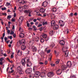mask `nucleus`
<instances>
[{
    "label": "nucleus",
    "mask_w": 78,
    "mask_h": 78,
    "mask_svg": "<svg viewBox=\"0 0 78 78\" xmlns=\"http://www.w3.org/2000/svg\"><path fill=\"white\" fill-rule=\"evenodd\" d=\"M26 62L27 63V67H31L32 66V63L31 62H30V58L28 57H26L21 60V63L23 66H25Z\"/></svg>",
    "instance_id": "1"
},
{
    "label": "nucleus",
    "mask_w": 78,
    "mask_h": 78,
    "mask_svg": "<svg viewBox=\"0 0 78 78\" xmlns=\"http://www.w3.org/2000/svg\"><path fill=\"white\" fill-rule=\"evenodd\" d=\"M62 51L65 52V56L67 57L69 55V51H67V47L66 46H64L62 49Z\"/></svg>",
    "instance_id": "2"
},
{
    "label": "nucleus",
    "mask_w": 78,
    "mask_h": 78,
    "mask_svg": "<svg viewBox=\"0 0 78 78\" xmlns=\"http://www.w3.org/2000/svg\"><path fill=\"white\" fill-rule=\"evenodd\" d=\"M54 75H55V74L53 72H49L47 74L49 78H51V77H53V76H54Z\"/></svg>",
    "instance_id": "3"
},
{
    "label": "nucleus",
    "mask_w": 78,
    "mask_h": 78,
    "mask_svg": "<svg viewBox=\"0 0 78 78\" xmlns=\"http://www.w3.org/2000/svg\"><path fill=\"white\" fill-rule=\"evenodd\" d=\"M38 53L40 54V55H41L42 57H43V58L44 57L45 55L44 54V52L43 51L40 50L38 51Z\"/></svg>",
    "instance_id": "4"
},
{
    "label": "nucleus",
    "mask_w": 78,
    "mask_h": 78,
    "mask_svg": "<svg viewBox=\"0 0 78 78\" xmlns=\"http://www.w3.org/2000/svg\"><path fill=\"white\" fill-rule=\"evenodd\" d=\"M24 13L25 14H29L28 15V16L29 17H31V12L30 11V10H25L24 11Z\"/></svg>",
    "instance_id": "5"
},
{
    "label": "nucleus",
    "mask_w": 78,
    "mask_h": 78,
    "mask_svg": "<svg viewBox=\"0 0 78 78\" xmlns=\"http://www.w3.org/2000/svg\"><path fill=\"white\" fill-rule=\"evenodd\" d=\"M71 66H72V62L70 61H68L67 63V67H70Z\"/></svg>",
    "instance_id": "6"
},
{
    "label": "nucleus",
    "mask_w": 78,
    "mask_h": 78,
    "mask_svg": "<svg viewBox=\"0 0 78 78\" xmlns=\"http://www.w3.org/2000/svg\"><path fill=\"white\" fill-rule=\"evenodd\" d=\"M25 72L27 73H31V72H32V70L30 68H28L26 69Z\"/></svg>",
    "instance_id": "7"
},
{
    "label": "nucleus",
    "mask_w": 78,
    "mask_h": 78,
    "mask_svg": "<svg viewBox=\"0 0 78 78\" xmlns=\"http://www.w3.org/2000/svg\"><path fill=\"white\" fill-rule=\"evenodd\" d=\"M40 75H41V73L38 72H37L35 73L34 76L36 77H38V76H40Z\"/></svg>",
    "instance_id": "8"
},
{
    "label": "nucleus",
    "mask_w": 78,
    "mask_h": 78,
    "mask_svg": "<svg viewBox=\"0 0 78 78\" xmlns=\"http://www.w3.org/2000/svg\"><path fill=\"white\" fill-rule=\"evenodd\" d=\"M23 19L22 17H21L19 19L18 21L21 24L22 22H23Z\"/></svg>",
    "instance_id": "9"
},
{
    "label": "nucleus",
    "mask_w": 78,
    "mask_h": 78,
    "mask_svg": "<svg viewBox=\"0 0 78 78\" xmlns=\"http://www.w3.org/2000/svg\"><path fill=\"white\" fill-rule=\"evenodd\" d=\"M56 24V23L55 22V21L54 20H52L51 22V26L52 27H55V25Z\"/></svg>",
    "instance_id": "10"
},
{
    "label": "nucleus",
    "mask_w": 78,
    "mask_h": 78,
    "mask_svg": "<svg viewBox=\"0 0 78 78\" xmlns=\"http://www.w3.org/2000/svg\"><path fill=\"white\" fill-rule=\"evenodd\" d=\"M32 50L33 51H34V52H36V51H37V48H36V47H35L32 46Z\"/></svg>",
    "instance_id": "11"
},
{
    "label": "nucleus",
    "mask_w": 78,
    "mask_h": 78,
    "mask_svg": "<svg viewBox=\"0 0 78 78\" xmlns=\"http://www.w3.org/2000/svg\"><path fill=\"white\" fill-rule=\"evenodd\" d=\"M62 73V72L60 69H58L56 71V73L57 75H61Z\"/></svg>",
    "instance_id": "12"
},
{
    "label": "nucleus",
    "mask_w": 78,
    "mask_h": 78,
    "mask_svg": "<svg viewBox=\"0 0 78 78\" xmlns=\"http://www.w3.org/2000/svg\"><path fill=\"white\" fill-rule=\"evenodd\" d=\"M67 68V67L66 65H64L61 66V69L62 70H64L66 68Z\"/></svg>",
    "instance_id": "13"
},
{
    "label": "nucleus",
    "mask_w": 78,
    "mask_h": 78,
    "mask_svg": "<svg viewBox=\"0 0 78 78\" xmlns=\"http://www.w3.org/2000/svg\"><path fill=\"white\" fill-rule=\"evenodd\" d=\"M21 50H25L26 49V46H25V45H21Z\"/></svg>",
    "instance_id": "14"
},
{
    "label": "nucleus",
    "mask_w": 78,
    "mask_h": 78,
    "mask_svg": "<svg viewBox=\"0 0 78 78\" xmlns=\"http://www.w3.org/2000/svg\"><path fill=\"white\" fill-rule=\"evenodd\" d=\"M20 41L21 45H25V40L22 39L21 40H20Z\"/></svg>",
    "instance_id": "15"
},
{
    "label": "nucleus",
    "mask_w": 78,
    "mask_h": 78,
    "mask_svg": "<svg viewBox=\"0 0 78 78\" xmlns=\"http://www.w3.org/2000/svg\"><path fill=\"white\" fill-rule=\"evenodd\" d=\"M19 37L21 38H23L25 37V35L23 33H21L19 34Z\"/></svg>",
    "instance_id": "16"
},
{
    "label": "nucleus",
    "mask_w": 78,
    "mask_h": 78,
    "mask_svg": "<svg viewBox=\"0 0 78 78\" xmlns=\"http://www.w3.org/2000/svg\"><path fill=\"white\" fill-rule=\"evenodd\" d=\"M48 3L47 2H43V4L42 5V6H44V7H46L47 6Z\"/></svg>",
    "instance_id": "17"
},
{
    "label": "nucleus",
    "mask_w": 78,
    "mask_h": 78,
    "mask_svg": "<svg viewBox=\"0 0 78 78\" xmlns=\"http://www.w3.org/2000/svg\"><path fill=\"white\" fill-rule=\"evenodd\" d=\"M45 9L43 8H41L40 9V11L41 12H42L43 13L45 12Z\"/></svg>",
    "instance_id": "18"
},
{
    "label": "nucleus",
    "mask_w": 78,
    "mask_h": 78,
    "mask_svg": "<svg viewBox=\"0 0 78 78\" xmlns=\"http://www.w3.org/2000/svg\"><path fill=\"white\" fill-rule=\"evenodd\" d=\"M60 44L61 45H64V44H65V42L64 41V40H62L60 41Z\"/></svg>",
    "instance_id": "19"
},
{
    "label": "nucleus",
    "mask_w": 78,
    "mask_h": 78,
    "mask_svg": "<svg viewBox=\"0 0 78 78\" xmlns=\"http://www.w3.org/2000/svg\"><path fill=\"white\" fill-rule=\"evenodd\" d=\"M20 45H22L21 43H20V40H19L17 42V47H19L20 46Z\"/></svg>",
    "instance_id": "20"
},
{
    "label": "nucleus",
    "mask_w": 78,
    "mask_h": 78,
    "mask_svg": "<svg viewBox=\"0 0 78 78\" xmlns=\"http://www.w3.org/2000/svg\"><path fill=\"white\" fill-rule=\"evenodd\" d=\"M42 36V37H43V38H46L47 37V35L44 33H43Z\"/></svg>",
    "instance_id": "21"
},
{
    "label": "nucleus",
    "mask_w": 78,
    "mask_h": 78,
    "mask_svg": "<svg viewBox=\"0 0 78 78\" xmlns=\"http://www.w3.org/2000/svg\"><path fill=\"white\" fill-rule=\"evenodd\" d=\"M40 76L42 78H44L46 77V76L44 73H42L41 75Z\"/></svg>",
    "instance_id": "22"
},
{
    "label": "nucleus",
    "mask_w": 78,
    "mask_h": 78,
    "mask_svg": "<svg viewBox=\"0 0 78 78\" xmlns=\"http://www.w3.org/2000/svg\"><path fill=\"white\" fill-rule=\"evenodd\" d=\"M35 12H37L36 14L37 16H42V15L40 14V13H39V12L37 11H35Z\"/></svg>",
    "instance_id": "23"
},
{
    "label": "nucleus",
    "mask_w": 78,
    "mask_h": 78,
    "mask_svg": "<svg viewBox=\"0 0 78 78\" xmlns=\"http://www.w3.org/2000/svg\"><path fill=\"white\" fill-rule=\"evenodd\" d=\"M35 41L37 42L39 40V37L37 36H36L35 37Z\"/></svg>",
    "instance_id": "24"
},
{
    "label": "nucleus",
    "mask_w": 78,
    "mask_h": 78,
    "mask_svg": "<svg viewBox=\"0 0 78 78\" xmlns=\"http://www.w3.org/2000/svg\"><path fill=\"white\" fill-rule=\"evenodd\" d=\"M52 11L55 12L56 11V8H54L51 9Z\"/></svg>",
    "instance_id": "25"
},
{
    "label": "nucleus",
    "mask_w": 78,
    "mask_h": 78,
    "mask_svg": "<svg viewBox=\"0 0 78 78\" xmlns=\"http://www.w3.org/2000/svg\"><path fill=\"white\" fill-rule=\"evenodd\" d=\"M23 72L22 70H19L18 71V73L20 74V75H22V74H23Z\"/></svg>",
    "instance_id": "26"
},
{
    "label": "nucleus",
    "mask_w": 78,
    "mask_h": 78,
    "mask_svg": "<svg viewBox=\"0 0 78 78\" xmlns=\"http://www.w3.org/2000/svg\"><path fill=\"white\" fill-rule=\"evenodd\" d=\"M23 2V0H17V2L19 3H22Z\"/></svg>",
    "instance_id": "27"
},
{
    "label": "nucleus",
    "mask_w": 78,
    "mask_h": 78,
    "mask_svg": "<svg viewBox=\"0 0 78 78\" xmlns=\"http://www.w3.org/2000/svg\"><path fill=\"white\" fill-rule=\"evenodd\" d=\"M19 53H20V51L19 50H18V52H17V55H19V56H21V55H22V52H21L20 55H19Z\"/></svg>",
    "instance_id": "28"
},
{
    "label": "nucleus",
    "mask_w": 78,
    "mask_h": 78,
    "mask_svg": "<svg viewBox=\"0 0 78 78\" xmlns=\"http://www.w3.org/2000/svg\"><path fill=\"white\" fill-rule=\"evenodd\" d=\"M51 57H52V55L51 54H50L49 56V61H51Z\"/></svg>",
    "instance_id": "29"
},
{
    "label": "nucleus",
    "mask_w": 78,
    "mask_h": 78,
    "mask_svg": "<svg viewBox=\"0 0 78 78\" xmlns=\"http://www.w3.org/2000/svg\"><path fill=\"white\" fill-rule=\"evenodd\" d=\"M17 69L18 70H22V67H20V66H19L17 67Z\"/></svg>",
    "instance_id": "30"
},
{
    "label": "nucleus",
    "mask_w": 78,
    "mask_h": 78,
    "mask_svg": "<svg viewBox=\"0 0 78 78\" xmlns=\"http://www.w3.org/2000/svg\"><path fill=\"white\" fill-rule=\"evenodd\" d=\"M58 25H57L55 27H54V30H57L58 28Z\"/></svg>",
    "instance_id": "31"
},
{
    "label": "nucleus",
    "mask_w": 78,
    "mask_h": 78,
    "mask_svg": "<svg viewBox=\"0 0 78 78\" xmlns=\"http://www.w3.org/2000/svg\"><path fill=\"white\" fill-rule=\"evenodd\" d=\"M18 10L20 11V12H21L22 10L23 9L22 8L20 7V6L19 7L18 9Z\"/></svg>",
    "instance_id": "32"
},
{
    "label": "nucleus",
    "mask_w": 78,
    "mask_h": 78,
    "mask_svg": "<svg viewBox=\"0 0 78 78\" xmlns=\"http://www.w3.org/2000/svg\"><path fill=\"white\" fill-rule=\"evenodd\" d=\"M59 61H60V59H58L57 61L55 62V63L56 64H58L59 63Z\"/></svg>",
    "instance_id": "33"
},
{
    "label": "nucleus",
    "mask_w": 78,
    "mask_h": 78,
    "mask_svg": "<svg viewBox=\"0 0 78 78\" xmlns=\"http://www.w3.org/2000/svg\"><path fill=\"white\" fill-rule=\"evenodd\" d=\"M12 17L11 15H8L7 16V19H11Z\"/></svg>",
    "instance_id": "34"
},
{
    "label": "nucleus",
    "mask_w": 78,
    "mask_h": 78,
    "mask_svg": "<svg viewBox=\"0 0 78 78\" xmlns=\"http://www.w3.org/2000/svg\"><path fill=\"white\" fill-rule=\"evenodd\" d=\"M70 77L71 78H76V76L73 75H71Z\"/></svg>",
    "instance_id": "35"
},
{
    "label": "nucleus",
    "mask_w": 78,
    "mask_h": 78,
    "mask_svg": "<svg viewBox=\"0 0 78 78\" xmlns=\"http://www.w3.org/2000/svg\"><path fill=\"white\" fill-rule=\"evenodd\" d=\"M48 23V22H47V21L45 22H43V25H47Z\"/></svg>",
    "instance_id": "36"
},
{
    "label": "nucleus",
    "mask_w": 78,
    "mask_h": 78,
    "mask_svg": "<svg viewBox=\"0 0 78 78\" xmlns=\"http://www.w3.org/2000/svg\"><path fill=\"white\" fill-rule=\"evenodd\" d=\"M54 46H55V44H54V43H53L50 46V47H53Z\"/></svg>",
    "instance_id": "37"
},
{
    "label": "nucleus",
    "mask_w": 78,
    "mask_h": 78,
    "mask_svg": "<svg viewBox=\"0 0 78 78\" xmlns=\"http://www.w3.org/2000/svg\"><path fill=\"white\" fill-rule=\"evenodd\" d=\"M53 34V30H51V31H50L49 33L50 34H51V35H52Z\"/></svg>",
    "instance_id": "38"
},
{
    "label": "nucleus",
    "mask_w": 78,
    "mask_h": 78,
    "mask_svg": "<svg viewBox=\"0 0 78 78\" xmlns=\"http://www.w3.org/2000/svg\"><path fill=\"white\" fill-rule=\"evenodd\" d=\"M40 41L41 42H44V39H43V38H41V39L40 40Z\"/></svg>",
    "instance_id": "39"
},
{
    "label": "nucleus",
    "mask_w": 78,
    "mask_h": 78,
    "mask_svg": "<svg viewBox=\"0 0 78 78\" xmlns=\"http://www.w3.org/2000/svg\"><path fill=\"white\" fill-rule=\"evenodd\" d=\"M2 11H4V10H6V8L5 7H4L2 8Z\"/></svg>",
    "instance_id": "40"
},
{
    "label": "nucleus",
    "mask_w": 78,
    "mask_h": 78,
    "mask_svg": "<svg viewBox=\"0 0 78 78\" xmlns=\"http://www.w3.org/2000/svg\"><path fill=\"white\" fill-rule=\"evenodd\" d=\"M14 32L13 31H12L10 32V34L11 35H12L13 34H14Z\"/></svg>",
    "instance_id": "41"
},
{
    "label": "nucleus",
    "mask_w": 78,
    "mask_h": 78,
    "mask_svg": "<svg viewBox=\"0 0 78 78\" xmlns=\"http://www.w3.org/2000/svg\"><path fill=\"white\" fill-rule=\"evenodd\" d=\"M73 16V13H71L70 14H69V16H71V17H72Z\"/></svg>",
    "instance_id": "42"
},
{
    "label": "nucleus",
    "mask_w": 78,
    "mask_h": 78,
    "mask_svg": "<svg viewBox=\"0 0 78 78\" xmlns=\"http://www.w3.org/2000/svg\"><path fill=\"white\" fill-rule=\"evenodd\" d=\"M42 24H40V23L38 24V25L37 26V27H40L42 26Z\"/></svg>",
    "instance_id": "43"
},
{
    "label": "nucleus",
    "mask_w": 78,
    "mask_h": 78,
    "mask_svg": "<svg viewBox=\"0 0 78 78\" xmlns=\"http://www.w3.org/2000/svg\"><path fill=\"white\" fill-rule=\"evenodd\" d=\"M10 4H11L10 3H8V2H6V5H7V6H9Z\"/></svg>",
    "instance_id": "44"
},
{
    "label": "nucleus",
    "mask_w": 78,
    "mask_h": 78,
    "mask_svg": "<svg viewBox=\"0 0 78 78\" xmlns=\"http://www.w3.org/2000/svg\"><path fill=\"white\" fill-rule=\"evenodd\" d=\"M51 66H52V67H54V66H56V64H51Z\"/></svg>",
    "instance_id": "45"
},
{
    "label": "nucleus",
    "mask_w": 78,
    "mask_h": 78,
    "mask_svg": "<svg viewBox=\"0 0 78 78\" xmlns=\"http://www.w3.org/2000/svg\"><path fill=\"white\" fill-rule=\"evenodd\" d=\"M24 8L27 9L28 7V6L27 5H24Z\"/></svg>",
    "instance_id": "46"
},
{
    "label": "nucleus",
    "mask_w": 78,
    "mask_h": 78,
    "mask_svg": "<svg viewBox=\"0 0 78 78\" xmlns=\"http://www.w3.org/2000/svg\"><path fill=\"white\" fill-rule=\"evenodd\" d=\"M3 61V58H1L0 59V61H1V62H2V61Z\"/></svg>",
    "instance_id": "47"
},
{
    "label": "nucleus",
    "mask_w": 78,
    "mask_h": 78,
    "mask_svg": "<svg viewBox=\"0 0 78 78\" xmlns=\"http://www.w3.org/2000/svg\"><path fill=\"white\" fill-rule=\"evenodd\" d=\"M7 37H5L4 38V40L5 41V42H6V40H7Z\"/></svg>",
    "instance_id": "48"
},
{
    "label": "nucleus",
    "mask_w": 78,
    "mask_h": 78,
    "mask_svg": "<svg viewBox=\"0 0 78 78\" xmlns=\"http://www.w3.org/2000/svg\"><path fill=\"white\" fill-rule=\"evenodd\" d=\"M3 2V0H0V5H1L2 4V2Z\"/></svg>",
    "instance_id": "49"
},
{
    "label": "nucleus",
    "mask_w": 78,
    "mask_h": 78,
    "mask_svg": "<svg viewBox=\"0 0 78 78\" xmlns=\"http://www.w3.org/2000/svg\"><path fill=\"white\" fill-rule=\"evenodd\" d=\"M27 26L28 27H30V23H27Z\"/></svg>",
    "instance_id": "50"
},
{
    "label": "nucleus",
    "mask_w": 78,
    "mask_h": 78,
    "mask_svg": "<svg viewBox=\"0 0 78 78\" xmlns=\"http://www.w3.org/2000/svg\"><path fill=\"white\" fill-rule=\"evenodd\" d=\"M14 72V70H12L11 71H9V73H12Z\"/></svg>",
    "instance_id": "51"
},
{
    "label": "nucleus",
    "mask_w": 78,
    "mask_h": 78,
    "mask_svg": "<svg viewBox=\"0 0 78 78\" xmlns=\"http://www.w3.org/2000/svg\"><path fill=\"white\" fill-rule=\"evenodd\" d=\"M7 33L8 34H9V33H10V30H8L7 31Z\"/></svg>",
    "instance_id": "52"
},
{
    "label": "nucleus",
    "mask_w": 78,
    "mask_h": 78,
    "mask_svg": "<svg viewBox=\"0 0 78 78\" xmlns=\"http://www.w3.org/2000/svg\"><path fill=\"white\" fill-rule=\"evenodd\" d=\"M30 78H34V77L33 76H29Z\"/></svg>",
    "instance_id": "53"
},
{
    "label": "nucleus",
    "mask_w": 78,
    "mask_h": 78,
    "mask_svg": "<svg viewBox=\"0 0 78 78\" xmlns=\"http://www.w3.org/2000/svg\"><path fill=\"white\" fill-rule=\"evenodd\" d=\"M48 63V62L47 61H45L44 62V64L45 65L47 64Z\"/></svg>",
    "instance_id": "54"
},
{
    "label": "nucleus",
    "mask_w": 78,
    "mask_h": 78,
    "mask_svg": "<svg viewBox=\"0 0 78 78\" xmlns=\"http://www.w3.org/2000/svg\"><path fill=\"white\" fill-rule=\"evenodd\" d=\"M15 21V20L14 19H12V22H14Z\"/></svg>",
    "instance_id": "55"
},
{
    "label": "nucleus",
    "mask_w": 78,
    "mask_h": 78,
    "mask_svg": "<svg viewBox=\"0 0 78 78\" xmlns=\"http://www.w3.org/2000/svg\"><path fill=\"white\" fill-rule=\"evenodd\" d=\"M13 36L14 37H16V34H13Z\"/></svg>",
    "instance_id": "56"
},
{
    "label": "nucleus",
    "mask_w": 78,
    "mask_h": 78,
    "mask_svg": "<svg viewBox=\"0 0 78 78\" xmlns=\"http://www.w3.org/2000/svg\"><path fill=\"white\" fill-rule=\"evenodd\" d=\"M37 21V20L36 19H35L34 20V22H36Z\"/></svg>",
    "instance_id": "57"
},
{
    "label": "nucleus",
    "mask_w": 78,
    "mask_h": 78,
    "mask_svg": "<svg viewBox=\"0 0 78 78\" xmlns=\"http://www.w3.org/2000/svg\"><path fill=\"white\" fill-rule=\"evenodd\" d=\"M50 50H48L47 51V53H50Z\"/></svg>",
    "instance_id": "58"
},
{
    "label": "nucleus",
    "mask_w": 78,
    "mask_h": 78,
    "mask_svg": "<svg viewBox=\"0 0 78 78\" xmlns=\"http://www.w3.org/2000/svg\"><path fill=\"white\" fill-rule=\"evenodd\" d=\"M14 57V56H13V55H11V58H13Z\"/></svg>",
    "instance_id": "59"
},
{
    "label": "nucleus",
    "mask_w": 78,
    "mask_h": 78,
    "mask_svg": "<svg viewBox=\"0 0 78 78\" xmlns=\"http://www.w3.org/2000/svg\"><path fill=\"white\" fill-rule=\"evenodd\" d=\"M14 28H15V26H13L12 29V30H14Z\"/></svg>",
    "instance_id": "60"
},
{
    "label": "nucleus",
    "mask_w": 78,
    "mask_h": 78,
    "mask_svg": "<svg viewBox=\"0 0 78 78\" xmlns=\"http://www.w3.org/2000/svg\"><path fill=\"white\" fill-rule=\"evenodd\" d=\"M49 39V38H47L45 39V41H47Z\"/></svg>",
    "instance_id": "61"
},
{
    "label": "nucleus",
    "mask_w": 78,
    "mask_h": 78,
    "mask_svg": "<svg viewBox=\"0 0 78 78\" xmlns=\"http://www.w3.org/2000/svg\"><path fill=\"white\" fill-rule=\"evenodd\" d=\"M16 16V13H14V17H15Z\"/></svg>",
    "instance_id": "62"
},
{
    "label": "nucleus",
    "mask_w": 78,
    "mask_h": 78,
    "mask_svg": "<svg viewBox=\"0 0 78 78\" xmlns=\"http://www.w3.org/2000/svg\"><path fill=\"white\" fill-rule=\"evenodd\" d=\"M39 64H44V63L42 62H41L39 63Z\"/></svg>",
    "instance_id": "63"
},
{
    "label": "nucleus",
    "mask_w": 78,
    "mask_h": 78,
    "mask_svg": "<svg viewBox=\"0 0 78 78\" xmlns=\"http://www.w3.org/2000/svg\"><path fill=\"white\" fill-rule=\"evenodd\" d=\"M38 25V22H37L35 23V25Z\"/></svg>",
    "instance_id": "64"
}]
</instances>
